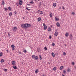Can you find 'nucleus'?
Returning <instances> with one entry per match:
<instances>
[{"label": "nucleus", "instance_id": "f257e3e1", "mask_svg": "<svg viewBox=\"0 0 76 76\" xmlns=\"http://www.w3.org/2000/svg\"><path fill=\"white\" fill-rule=\"evenodd\" d=\"M19 1L20 5H22V4L23 3V1H22V0H19Z\"/></svg>", "mask_w": 76, "mask_h": 76}, {"label": "nucleus", "instance_id": "f03ea898", "mask_svg": "<svg viewBox=\"0 0 76 76\" xmlns=\"http://www.w3.org/2000/svg\"><path fill=\"white\" fill-rule=\"evenodd\" d=\"M27 23H25L24 25V29H26L27 28Z\"/></svg>", "mask_w": 76, "mask_h": 76}, {"label": "nucleus", "instance_id": "7ed1b4c3", "mask_svg": "<svg viewBox=\"0 0 76 76\" xmlns=\"http://www.w3.org/2000/svg\"><path fill=\"white\" fill-rule=\"evenodd\" d=\"M12 65H15L16 64V62L14 61H13L12 62Z\"/></svg>", "mask_w": 76, "mask_h": 76}, {"label": "nucleus", "instance_id": "20e7f679", "mask_svg": "<svg viewBox=\"0 0 76 76\" xmlns=\"http://www.w3.org/2000/svg\"><path fill=\"white\" fill-rule=\"evenodd\" d=\"M69 37L70 38V40H72V39H73V36H72V35L70 34L69 35Z\"/></svg>", "mask_w": 76, "mask_h": 76}, {"label": "nucleus", "instance_id": "39448f33", "mask_svg": "<svg viewBox=\"0 0 76 76\" xmlns=\"http://www.w3.org/2000/svg\"><path fill=\"white\" fill-rule=\"evenodd\" d=\"M58 35V32L57 31H56L55 33L54 34V35L55 37H57Z\"/></svg>", "mask_w": 76, "mask_h": 76}, {"label": "nucleus", "instance_id": "423d86ee", "mask_svg": "<svg viewBox=\"0 0 76 76\" xmlns=\"http://www.w3.org/2000/svg\"><path fill=\"white\" fill-rule=\"evenodd\" d=\"M57 26H58V27H59V26H60V23L58 22H57L56 24Z\"/></svg>", "mask_w": 76, "mask_h": 76}, {"label": "nucleus", "instance_id": "0eeeda50", "mask_svg": "<svg viewBox=\"0 0 76 76\" xmlns=\"http://www.w3.org/2000/svg\"><path fill=\"white\" fill-rule=\"evenodd\" d=\"M31 26V25L30 24H27V28H29Z\"/></svg>", "mask_w": 76, "mask_h": 76}, {"label": "nucleus", "instance_id": "6e6552de", "mask_svg": "<svg viewBox=\"0 0 76 76\" xmlns=\"http://www.w3.org/2000/svg\"><path fill=\"white\" fill-rule=\"evenodd\" d=\"M41 17H39L38 18V22H40V21H41Z\"/></svg>", "mask_w": 76, "mask_h": 76}, {"label": "nucleus", "instance_id": "1a4fd4ad", "mask_svg": "<svg viewBox=\"0 0 76 76\" xmlns=\"http://www.w3.org/2000/svg\"><path fill=\"white\" fill-rule=\"evenodd\" d=\"M55 20L56 21H58V20H59V19L57 18V17H55Z\"/></svg>", "mask_w": 76, "mask_h": 76}, {"label": "nucleus", "instance_id": "9d476101", "mask_svg": "<svg viewBox=\"0 0 76 76\" xmlns=\"http://www.w3.org/2000/svg\"><path fill=\"white\" fill-rule=\"evenodd\" d=\"M46 29H47V26H44V30H46Z\"/></svg>", "mask_w": 76, "mask_h": 76}, {"label": "nucleus", "instance_id": "9b49d317", "mask_svg": "<svg viewBox=\"0 0 76 76\" xmlns=\"http://www.w3.org/2000/svg\"><path fill=\"white\" fill-rule=\"evenodd\" d=\"M51 54H52V56L53 57H55V54H54V53L52 52L51 53Z\"/></svg>", "mask_w": 76, "mask_h": 76}, {"label": "nucleus", "instance_id": "f8f14e48", "mask_svg": "<svg viewBox=\"0 0 76 76\" xmlns=\"http://www.w3.org/2000/svg\"><path fill=\"white\" fill-rule=\"evenodd\" d=\"M4 61V60L3 59H2L1 60V63H3Z\"/></svg>", "mask_w": 76, "mask_h": 76}, {"label": "nucleus", "instance_id": "ddd939ff", "mask_svg": "<svg viewBox=\"0 0 76 76\" xmlns=\"http://www.w3.org/2000/svg\"><path fill=\"white\" fill-rule=\"evenodd\" d=\"M39 72V71H38V69H36V70L35 71V72L36 73H38Z\"/></svg>", "mask_w": 76, "mask_h": 76}, {"label": "nucleus", "instance_id": "4468645a", "mask_svg": "<svg viewBox=\"0 0 76 76\" xmlns=\"http://www.w3.org/2000/svg\"><path fill=\"white\" fill-rule=\"evenodd\" d=\"M39 7H41V5H42V4H41V2H40L39 3Z\"/></svg>", "mask_w": 76, "mask_h": 76}, {"label": "nucleus", "instance_id": "2eb2a0df", "mask_svg": "<svg viewBox=\"0 0 76 76\" xmlns=\"http://www.w3.org/2000/svg\"><path fill=\"white\" fill-rule=\"evenodd\" d=\"M48 31H49V32H50V31H51V28L50 27H49L48 28Z\"/></svg>", "mask_w": 76, "mask_h": 76}, {"label": "nucleus", "instance_id": "dca6fc26", "mask_svg": "<svg viewBox=\"0 0 76 76\" xmlns=\"http://www.w3.org/2000/svg\"><path fill=\"white\" fill-rule=\"evenodd\" d=\"M67 72H71V70L70 69L68 68L67 69Z\"/></svg>", "mask_w": 76, "mask_h": 76}, {"label": "nucleus", "instance_id": "f3484780", "mask_svg": "<svg viewBox=\"0 0 76 76\" xmlns=\"http://www.w3.org/2000/svg\"><path fill=\"white\" fill-rule=\"evenodd\" d=\"M8 9L10 11H11V10H12V9L11 8V7H8Z\"/></svg>", "mask_w": 76, "mask_h": 76}, {"label": "nucleus", "instance_id": "a211bd4d", "mask_svg": "<svg viewBox=\"0 0 76 76\" xmlns=\"http://www.w3.org/2000/svg\"><path fill=\"white\" fill-rule=\"evenodd\" d=\"M64 67L63 66H61L60 67V70H62V69H63L64 68Z\"/></svg>", "mask_w": 76, "mask_h": 76}, {"label": "nucleus", "instance_id": "6ab92c4d", "mask_svg": "<svg viewBox=\"0 0 76 76\" xmlns=\"http://www.w3.org/2000/svg\"><path fill=\"white\" fill-rule=\"evenodd\" d=\"M34 58L35 59V60H38V56H35Z\"/></svg>", "mask_w": 76, "mask_h": 76}, {"label": "nucleus", "instance_id": "aec40b11", "mask_svg": "<svg viewBox=\"0 0 76 76\" xmlns=\"http://www.w3.org/2000/svg\"><path fill=\"white\" fill-rule=\"evenodd\" d=\"M50 17L51 18L53 16V14H52V13L51 12H50Z\"/></svg>", "mask_w": 76, "mask_h": 76}, {"label": "nucleus", "instance_id": "412c9836", "mask_svg": "<svg viewBox=\"0 0 76 76\" xmlns=\"http://www.w3.org/2000/svg\"><path fill=\"white\" fill-rule=\"evenodd\" d=\"M9 15L10 16H11L12 15V12H10L9 13Z\"/></svg>", "mask_w": 76, "mask_h": 76}, {"label": "nucleus", "instance_id": "4be33fe9", "mask_svg": "<svg viewBox=\"0 0 76 76\" xmlns=\"http://www.w3.org/2000/svg\"><path fill=\"white\" fill-rule=\"evenodd\" d=\"M37 51H38V52H39L40 51V48H37Z\"/></svg>", "mask_w": 76, "mask_h": 76}, {"label": "nucleus", "instance_id": "5701e85b", "mask_svg": "<svg viewBox=\"0 0 76 76\" xmlns=\"http://www.w3.org/2000/svg\"><path fill=\"white\" fill-rule=\"evenodd\" d=\"M39 57L40 60H41V59H42V56L41 55H39Z\"/></svg>", "mask_w": 76, "mask_h": 76}, {"label": "nucleus", "instance_id": "b1692460", "mask_svg": "<svg viewBox=\"0 0 76 76\" xmlns=\"http://www.w3.org/2000/svg\"><path fill=\"white\" fill-rule=\"evenodd\" d=\"M21 27L22 28H24V24H22L21 25Z\"/></svg>", "mask_w": 76, "mask_h": 76}, {"label": "nucleus", "instance_id": "393cba45", "mask_svg": "<svg viewBox=\"0 0 76 76\" xmlns=\"http://www.w3.org/2000/svg\"><path fill=\"white\" fill-rule=\"evenodd\" d=\"M13 68L14 69H17V67L16 66H13Z\"/></svg>", "mask_w": 76, "mask_h": 76}, {"label": "nucleus", "instance_id": "a878e982", "mask_svg": "<svg viewBox=\"0 0 76 76\" xmlns=\"http://www.w3.org/2000/svg\"><path fill=\"white\" fill-rule=\"evenodd\" d=\"M53 6L54 7H56V3H54L53 4Z\"/></svg>", "mask_w": 76, "mask_h": 76}, {"label": "nucleus", "instance_id": "bb28decb", "mask_svg": "<svg viewBox=\"0 0 76 76\" xmlns=\"http://www.w3.org/2000/svg\"><path fill=\"white\" fill-rule=\"evenodd\" d=\"M4 9L5 11H6V12H7V11L8 10V9H7V8H4Z\"/></svg>", "mask_w": 76, "mask_h": 76}, {"label": "nucleus", "instance_id": "cd10ccee", "mask_svg": "<svg viewBox=\"0 0 76 76\" xmlns=\"http://www.w3.org/2000/svg\"><path fill=\"white\" fill-rule=\"evenodd\" d=\"M2 4H3V5H4V0H3L2 1Z\"/></svg>", "mask_w": 76, "mask_h": 76}, {"label": "nucleus", "instance_id": "c85d7f7f", "mask_svg": "<svg viewBox=\"0 0 76 76\" xmlns=\"http://www.w3.org/2000/svg\"><path fill=\"white\" fill-rule=\"evenodd\" d=\"M56 69H57V67H54L53 70H54V71H55V70H56Z\"/></svg>", "mask_w": 76, "mask_h": 76}, {"label": "nucleus", "instance_id": "c756f323", "mask_svg": "<svg viewBox=\"0 0 76 76\" xmlns=\"http://www.w3.org/2000/svg\"><path fill=\"white\" fill-rule=\"evenodd\" d=\"M11 48H15V45H11Z\"/></svg>", "mask_w": 76, "mask_h": 76}, {"label": "nucleus", "instance_id": "7c9ffc66", "mask_svg": "<svg viewBox=\"0 0 76 76\" xmlns=\"http://www.w3.org/2000/svg\"><path fill=\"white\" fill-rule=\"evenodd\" d=\"M17 29V27H14V28L13 31H15V30Z\"/></svg>", "mask_w": 76, "mask_h": 76}, {"label": "nucleus", "instance_id": "2f4dec72", "mask_svg": "<svg viewBox=\"0 0 76 76\" xmlns=\"http://www.w3.org/2000/svg\"><path fill=\"white\" fill-rule=\"evenodd\" d=\"M32 58H35V56L34 55H32Z\"/></svg>", "mask_w": 76, "mask_h": 76}, {"label": "nucleus", "instance_id": "473e14b6", "mask_svg": "<svg viewBox=\"0 0 76 76\" xmlns=\"http://www.w3.org/2000/svg\"><path fill=\"white\" fill-rule=\"evenodd\" d=\"M23 52L24 53H26V52H27V51H26V50H25V49H24L23 50Z\"/></svg>", "mask_w": 76, "mask_h": 76}, {"label": "nucleus", "instance_id": "72a5a7b5", "mask_svg": "<svg viewBox=\"0 0 76 76\" xmlns=\"http://www.w3.org/2000/svg\"><path fill=\"white\" fill-rule=\"evenodd\" d=\"M40 13L41 15H42L44 13V12L42 11L40 12Z\"/></svg>", "mask_w": 76, "mask_h": 76}, {"label": "nucleus", "instance_id": "f704fd0d", "mask_svg": "<svg viewBox=\"0 0 76 76\" xmlns=\"http://www.w3.org/2000/svg\"><path fill=\"white\" fill-rule=\"evenodd\" d=\"M44 49L45 51H47V47H45L44 48Z\"/></svg>", "mask_w": 76, "mask_h": 76}, {"label": "nucleus", "instance_id": "c9c22d12", "mask_svg": "<svg viewBox=\"0 0 76 76\" xmlns=\"http://www.w3.org/2000/svg\"><path fill=\"white\" fill-rule=\"evenodd\" d=\"M29 3L30 4H33V3H34V2L32 1H31Z\"/></svg>", "mask_w": 76, "mask_h": 76}, {"label": "nucleus", "instance_id": "e433bc0d", "mask_svg": "<svg viewBox=\"0 0 76 76\" xmlns=\"http://www.w3.org/2000/svg\"><path fill=\"white\" fill-rule=\"evenodd\" d=\"M66 72V70H65L64 69L63 70V72L64 73V74H65Z\"/></svg>", "mask_w": 76, "mask_h": 76}, {"label": "nucleus", "instance_id": "4c0bfd02", "mask_svg": "<svg viewBox=\"0 0 76 76\" xmlns=\"http://www.w3.org/2000/svg\"><path fill=\"white\" fill-rule=\"evenodd\" d=\"M52 45L54 46H55V44H54V43L53 42L52 43Z\"/></svg>", "mask_w": 76, "mask_h": 76}, {"label": "nucleus", "instance_id": "58836bf2", "mask_svg": "<svg viewBox=\"0 0 76 76\" xmlns=\"http://www.w3.org/2000/svg\"><path fill=\"white\" fill-rule=\"evenodd\" d=\"M26 10H29H29H31V9H29L27 7H26Z\"/></svg>", "mask_w": 76, "mask_h": 76}, {"label": "nucleus", "instance_id": "ea45409f", "mask_svg": "<svg viewBox=\"0 0 76 76\" xmlns=\"http://www.w3.org/2000/svg\"><path fill=\"white\" fill-rule=\"evenodd\" d=\"M16 4L18 6H19V3L18 2H17Z\"/></svg>", "mask_w": 76, "mask_h": 76}, {"label": "nucleus", "instance_id": "a19ab883", "mask_svg": "<svg viewBox=\"0 0 76 76\" xmlns=\"http://www.w3.org/2000/svg\"><path fill=\"white\" fill-rule=\"evenodd\" d=\"M2 55H3V53H0V57L2 56Z\"/></svg>", "mask_w": 76, "mask_h": 76}, {"label": "nucleus", "instance_id": "79ce46f5", "mask_svg": "<svg viewBox=\"0 0 76 76\" xmlns=\"http://www.w3.org/2000/svg\"><path fill=\"white\" fill-rule=\"evenodd\" d=\"M4 72H7V69H4Z\"/></svg>", "mask_w": 76, "mask_h": 76}, {"label": "nucleus", "instance_id": "37998d69", "mask_svg": "<svg viewBox=\"0 0 76 76\" xmlns=\"http://www.w3.org/2000/svg\"><path fill=\"white\" fill-rule=\"evenodd\" d=\"M63 55H64V56H66V53L64 52L63 53Z\"/></svg>", "mask_w": 76, "mask_h": 76}, {"label": "nucleus", "instance_id": "c03bdc74", "mask_svg": "<svg viewBox=\"0 0 76 76\" xmlns=\"http://www.w3.org/2000/svg\"><path fill=\"white\" fill-rule=\"evenodd\" d=\"M49 37L50 39H51L52 37L51 36H49Z\"/></svg>", "mask_w": 76, "mask_h": 76}, {"label": "nucleus", "instance_id": "a18cd8bd", "mask_svg": "<svg viewBox=\"0 0 76 76\" xmlns=\"http://www.w3.org/2000/svg\"><path fill=\"white\" fill-rule=\"evenodd\" d=\"M10 33H8V37H10Z\"/></svg>", "mask_w": 76, "mask_h": 76}, {"label": "nucleus", "instance_id": "49530a36", "mask_svg": "<svg viewBox=\"0 0 76 76\" xmlns=\"http://www.w3.org/2000/svg\"><path fill=\"white\" fill-rule=\"evenodd\" d=\"M43 26H46V25H45V24L44 23H43Z\"/></svg>", "mask_w": 76, "mask_h": 76}, {"label": "nucleus", "instance_id": "de8ad7c7", "mask_svg": "<svg viewBox=\"0 0 76 76\" xmlns=\"http://www.w3.org/2000/svg\"><path fill=\"white\" fill-rule=\"evenodd\" d=\"M47 75L45 74H44L43 75V76H46V75Z\"/></svg>", "mask_w": 76, "mask_h": 76}, {"label": "nucleus", "instance_id": "09e8293b", "mask_svg": "<svg viewBox=\"0 0 76 76\" xmlns=\"http://www.w3.org/2000/svg\"><path fill=\"white\" fill-rule=\"evenodd\" d=\"M72 15H74L75 14V12H72Z\"/></svg>", "mask_w": 76, "mask_h": 76}, {"label": "nucleus", "instance_id": "8fccbe9b", "mask_svg": "<svg viewBox=\"0 0 76 76\" xmlns=\"http://www.w3.org/2000/svg\"><path fill=\"white\" fill-rule=\"evenodd\" d=\"M72 65H75V63L74 62H72Z\"/></svg>", "mask_w": 76, "mask_h": 76}, {"label": "nucleus", "instance_id": "3c124183", "mask_svg": "<svg viewBox=\"0 0 76 76\" xmlns=\"http://www.w3.org/2000/svg\"><path fill=\"white\" fill-rule=\"evenodd\" d=\"M40 10H41L39 9V10L38 11H37V13H39V11H40Z\"/></svg>", "mask_w": 76, "mask_h": 76}, {"label": "nucleus", "instance_id": "603ef678", "mask_svg": "<svg viewBox=\"0 0 76 76\" xmlns=\"http://www.w3.org/2000/svg\"><path fill=\"white\" fill-rule=\"evenodd\" d=\"M15 50V48H12V50Z\"/></svg>", "mask_w": 76, "mask_h": 76}, {"label": "nucleus", "instance_id": "864d4df0", "mask_svg": "<svg viewBox=\"0 0 76 76\" xmlns=\"http://www.w3.org/2000/svg\"><path fill=\"white\" fill-rule=\"evenodd\" d=\"M69 34L68 33H67V37H68Z\"/></svg>", "mask_w": 76, "mask_h": 76}, {"label": "nucleus", "instance_id": "5fc2aeb1", "mask_svg": "<svg viewBox=\"0 0 76 76\" xmlns=\"http://www.w3.org/2000/svg\"><path fill=\"white\" fill-rule=\"evenodd\" d=\"M55 55L56 56H57V55H58V53H56Z\"/></svg>", "mask_w": 76, "mask_h": 76}, {"label": "nucleus", "instance_id": "6e6d98bb", "mask_svg": "<svg viewBox=\"0 0 76 76\" xmlns=\"http://www.w3.org/2000/svg\"><path fill=\"white\" fill-rule=\"evenodd\" d=\"M65 36L66 37H67V32L66 33L65 35Z\"/></svg>", "mask_w": 76, "mask_h": 76}, {"label": "nucleus", "instance_id": "4d7b16f0", "mask_svg": "<svg viewBox=\"0 0 76 76\" xmlns=\"http://www.w3.org/2000/svg\"><path fill=\"white\" fill-rule=\"evenodd\" d=\"M14 13H15V14H16V11H15Z\"/></svg>", "mask_w": 76, "mask_h": 76}, {"label": "nucleus", "instance_id": "13d9d810", "mask_svg": "<svg viewBox=\"0 0 76 76\" xmlns=\"http://www.w3.org/2000/svg\"><path fill=\"white\" fill-rule=\"evenodd\" d=\"M62 8H63V10H64V7L63 6L62 7Z\"/></svg>", "mask_w": 76, "mask_h": 76}, {"label": "nucleus", "instance_id": "bf43d9fd", "mask_svg": "<svg viewBox=\"0 0 76 76\" xmlns=\"http://www.w3.org/2000/svg\"><path fill=\"white\" fill-rule=\"evenodd\" d=\"M7 53H9V50H7Z\"/></svg>", "mask_w": 76, "mask_h": 76}, {"label": "nucleus", "instance_id": "052dcab7", "mask_svg": "<svg viewBox=\"0 0 76 76\" xmlns=\"http://www.w3.org/2000/svg\"><path fill=\"white\" fill-rule=\"evenodd\" d=\"M27 5H28V6H30V4H27Z\"/></svg>", "mask_w": 76, "mask_h": 76}, {"label": "nucleus", "instance_id": "680f3d73", "mask_svg": "<svg viewBox=\"0 0 76 76\" xmlns=\"http://www.w3.org/2000/svg\"><path fill=\"white\" fill-rule=\"evenodd\" d=\"M18 53L19 54H21V52H20V51Z\"/></svg>", "mask_w": 76, "mask_h": 76}, {"label": "nucleus", "instance_id": "e2e57ef3", "mask_svg": "<svg viewBox=\"0 0 76 76\" xmlns=\"http://www.w3.org/2000/svg\"><path fill=\"white\" fill-rule=\"evenodd\" d=\"M51 28H52V27H53V26L51 25Z\"/></svg>", "mask_w": 76, "mask_h": 76}, {"label": "nucleus", "instance_id": "0e129e2a", "mask_svg": "<svg viewBox=\"0 0 76 76\" xmlns=\"http://www.w3.org/2000/svg\"><path fill=\"white\" fill-rule=\"evenodd\" d=\"M23 19H24V18H25V17H23Z\"/></svg>", "mask_w": 76, "mask_h": 76}, {"label": "nucleus", "instance_id": "69168bd1", "mask_svg": "<svg viewBox=\"0 0 76 76\" xmlns=\"http://www.w3.org/2000/svg\"><path fill=\"white\" fill-rule=\"evenodd\" d=\"M65 47H66V46H67V45H65Z\"/></svg>", "mask_w": 76, "mask_h": 76}, {"label": "nucleus", "instance_id": "338daca9", "mask_svg": "<svg viewBox=\"0 0 76 76\" xmlns=\"http://www.w3.org/2000/svg\"><path fill=\"white\" fill-rule=\"evenodd\" d=\"M35 1H37V0H35Z\"/></svg>", "mask_w": 76, "mask_h": 76}, {"label": "nucleus", "instance_id": "774afa93", "mask_svg": "<svg viewBox=\"0 0 76 76\" xmlns=\"http://www.w3.org/2000/svg\"><path fill=\"white\" fill-rule=\"evenodd\" d=\"M5 34H6V32H5Z\"/></svg>", "mask_w": 76, "mask_h": 76}]
</instances>
